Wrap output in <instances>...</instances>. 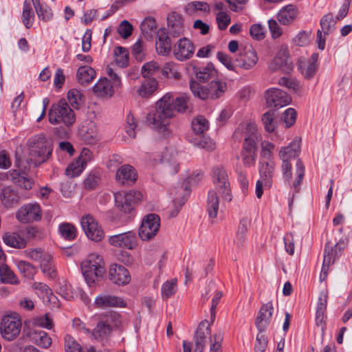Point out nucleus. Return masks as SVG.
Instances as JSON below:
<instances>
[{
  "label": "nucleus",
  "instance_id": "nucleus-43",
  "mask_svg": "<svg viewBox=\"0 0 352 352\" xmlns=\"http://www.w3.org/2000/svg\"><path fill=\"white\" fill-rule=\"evenodd\" d=\"M336 21L334 19L331 13H328L324 15L320 21L321 31L323 32L324 35H329L336 28Z\"/></svg>",
  "mask_w": 352,
  "mask_h": 352
},
{
  "label": "nucleus",
  "instance_id": "nucleus-49",
  "mask_svg": "<svg viewBox=\"0 0 352 352\" xmlns=\"http://www.w3.org/2000/svg\"><path fill=\"white\" fill-rule=\"evenodd\" d=\"M192 129L197 134H203L209 128L208 121L202 116H199L192 121Z\"/></svg>",
  "mask_w": 352,
  "mask_h": 352
},
{
  "label": "nucleus",
  "instance_id": "nucleus-25",
  "mask_svg": "<svg viewBox=\"0 0 352 352\" xmlns=\"http://www.w3.org/2000/svg\"><path fill=\"white\" fill-rule=\"evenodd\" d=\"M98 267H95L91 265H87L85 263H81V270L85 280L89 287H94L96 282L102 279L105 274V268H102V272H98Z\"/></svg>",
  "mask_w": 352,
  "mask_h": 352
},
{
  "label": "nucleus",
  "instance_id": "nucleus-56",
  "mask_svg": "<svg viewBox=\"0 0 352 352\" xmlns=\"http://www.w3.org/2000/svg\"><path fill=\"white\" fill-rule=\"evenodd\" d=\"M132 54L138 61H142L145 58L144 41L139 39L132 47Z\"/></svg>",
  "mask_w": 352,
  "mask_h": 352
},
{
  "label": "nucleus",
  "instance_id": "nucleus-7",
  "mask_svg": "<svg viewBox=\"0 0 352 352\" xmlns=\"http://www.w3.org/2000/svg\"><path fill=\"white\" fill-rule=\"evenodd\" d=\"M21 318L17 314L3 316L0 324L2 337L8 341L14 340L21 332Z\"/></svg>",
  "mask_w": 352,
  "mask_h": 352
},
{
  "label": "nucleus",
  "instance_id": "nucleus-31",
  "mask_svg": "<svg viewBox=\"0 0 352 352\" xmlns=\"http://www.w3.org/2000/svg\"><path fill=\"white\" fill-rule=\"evenodd\" d=\"M219 209V198L216 190H210L208 193L206 210L210 219L217 217Z\"/></svg>",
  "mask_w": 352,
  "mask_h": 352
},
{
  "label": "nucleus",
  "instance_id": "nucleus-17",
  "mask_svg": "<svg viewBox=\"0 0 352 352\" xmlns=\"http://www.w3.org/2000/svg\"><path fill=\"white\" fill-rule=\"evenodd\" d=\"M109 278L111 282L118 285H126L131 280L129 270L123 265L116 263L109 266Z\"/></svg>",
  "mask_w": 352,
  "mask_h": 352
},
{
  "label": "nucleus",
  "instance_id": "nucleus-52",
  "mask_svg": "<svg viewBox=\"0 0 352 352\" xmlns=\"http://www.w3.org/2000/svg\"><path fill=\"white\" fill-rule=\"evenodd\" d=\"M86 263V265L94 266L95 267H98V272L100 274L102 270V268H104V262L103 258L95 253L90 254L87 258L83 261Z\"/></svg>",
  "mask_w": 352,
  "mask_h": 352
},
{
  "label": "nucleus",
  "instance_id": "nucleus-27",
  "mask_svg": "<svg viewBox=\"0 0 352 352\" xmlns=\"http://www.w3.org/2000/svg\"><path fill=\"white\" fill-rule=\"evenodd\" d=\"M258 56L256 51L252 48H245L236 59L240 67L248 70L253 68L258 62Z\"/></svg>",
  "mask_w": 352,
  "mask_h": 352
},
{
  "label": "nucleus",
  "instance_id": "nucleus-41",
  "mask_svg": "<svg viewBox=\"0 0 352 352\" xmlns=\"http://www.w3.org/2000/svg\"><path fill=\"white\" fill-rule=\"evenodd\" d=\"M67 99L74 109H79L83 103V94L77 89H72L67 92Z\"/></svg>",
  "mask_w": 352,
  "mask_h": 352
},
{
  "label": "nucleus",
  "instance_id": "nucleus-14",
  "mask_svg": "<svg viewBox=\"0 0 352 352\" xmlns=\"http://www.w3.org/2000/svg\"><path fill=\"white\" fill-rule=\"evenodd\" d=\"M268 107L280 108L288 105L292 98L287 94L278 88H270L265 91V95Z\"/></svg>",
  "mask_w": 352,
  "mask_h": 352
},
{
  "label": "nucleus",
  "instance_id": "nucleus-13",
  "mask_svg": "<svg viewBox=\"0 0 352 352\" xmlns=\"http://www.w3.org/2000/svg\"><path fill=\"white\" fill-rule=\"evenodd\" d=\"M80 223L89 239L95 241H100L104 238V234L103 230L91 215L87 214L82 217Z\"/></svg>",
  "mask_w": 352,
  "mask_h": 352
},
{
  "label": "nucleus",
  "instance_id": "nucleus-58",
  "mask_svg": "<svg viewBox=\"0 0 352 352\" xmlns=\"http://www.w3.org/2000/svg\"><path fill=\"white\" fill-rule=\"evenodd\" d=\"M296 175L297 177L293 182V187L296 192L298 191V187L300 185L305 175V166L302 162L298 159L296 162Z\"/></svg>",
  "mask_w": 352,
  "mask_h": 352
},
{
  "label": "nucleus",
  "instance_id": "nucleus-60",
  "mask_svg": "<svg viewBox=\"0 0 352 352\" xmlns=\"http://www.w3.org/2000/svg\"><path fill=\"white\" fill-rule=\"evenodd\" d=\"M137 126L135 117L131 112L129 113L126 118V133L133 138L136 135L135 129Z\"/></svg>",
  "mask_w": 352,
  "mask_h": 352
},
{
  "label": "nucleus",
  "instance_id": "nucleus-32",
  "mask_svg": "<svg viewBox=\"0 0 352 352\" xmlns=\"http://www.w3.org/2000/svg\"><path fill=\"white\" fill-rule=\"evenodd\" d=\"M99 322L109 326L112 330L119 328L122 324L121 316L115 311H108L99 316Z\"/></svg>",
  "mask_w": 352,
  "mask_h": 352
},
{
  "label": "nucleus",
  "instance_id": "nucleus-8",
  "mask_svg": "<svg viewBox=\"0 0 352 352\" xmlns=\"http://www.w3.org/2000/svg\"><path fill=\"white\" fill-rule=\"evenodd\" d=\"M212 179L215 186L214 190L221 195L223 199L231 201L232 196L226 170L220 166L214 167L212 169Z\"/></svg>",
  "mask_w": 352,
  "mask_h": 352
},
{
  "label": "nucleus",
  "instance_id": "nucleus-55",
  "mask_svg": "<svg viewBox=\"0 0 352 352\" xmlns=\"http://www.w3.org/2000/svg\"><path fill=\"white\" fill-rule=\"evenodd\" d=\"M262 122L265 129L267 132H272L276 128V122L274 121V113L271 111L265 113L262 116Z\"/></svg>",
  "mask_w": 352,
  "mask_h": 352
},
{
  "label": "nucleus",
  "instance_id": "nucleus-3",
  "mask_svg": "<svg viewBox=\"0 0 352 352\" xmlns=\"http://www.w3.org/2000/svg\"><path fill=\"white\" fill-rule=\"evenodd\" d=\"M49 122L52 124H63L67 127L72 126L76 122L74 110L65 99L53 104L48 112Z\"/></svg>",
  "mask_w": 352,
  "mask_h": 352
},
{
  "label": "nucleus",
  "instance_id": "nucleus-48",
  "mask_svg": "<svg viewBox=\"0 0 352 352\" xmlns=\"http://www.w3.org/2000/svg\"><path fill=\"white\" fill-rule=\"evenodd\" d=\"M85 167V163L83 164V162L76 159L67 166L65 174L72 178L78 177L82 173Z\"/></svg>",
  "mask_w": 352,
  "mask_h": 352
},
{
  "label": "nucleus",
  "instance_id": "nucleus-18",
  "mask_svg": "<svg viewBox=\"0 0 352 352\" xmlns=\"http://www.w3.org/2000/svg\"><path fill=\"white\" fill-rule=\"evenodd\" d=\"M109 241L111 245L115 247L133 250L137 245V236L135 232L129 231L111 236Z\"/></svg>",
  "mask_w": 352,
  "mask_h": 352
},
{
  "label": "nucleus",
  "instance_id": "nucleus-62",
  "mask_svg": "<svg viewBox=\"0 0 352 352\" xmlns=\"http://www.w3.org/2000/svg\"><path fill=\"white\" fill-rule=\"evenodd\" d=\"M159 70L157 63L151 61L145 63L142 67V75L145 78H150Z\"/></svg>",
  "mask_w": 352,
  "mask_h": 352
},
{
  "label": "nucleus",
  "instance_id": "nucleus-61",
  "mask_svg": "<svg viewBox=\"0 0 352 352\" xmlns=\"http://www.w3.org/2000/svg\"><path fill=\"white\" fill-rule=\"evenodd\" d=\"M268 343L267 338L263 332L257 334L254 350L255 352H264Z\"/></svg>",
  "mask_w": 352,
  "mask_h": 352
},
{
  "label": "nucleus",
  "instance_id": "nucleus-59",
  "mask_svg": "<svg viewBox=\"0 0 352 352\" xmlns=\"http://www.w3.org/2000/svg\"><path fill=\"white\" fill-rule=\"evenodd\" d=\"M65 349L66 352H80L81 346L70 335L65 337Z\"/></svg>",
  "mask_w": 352,
  "mask_h": 352
},
{
  "label": "nucleus",
  "instance_id": "nucleus-53",
  "mask_svg": "<svg viewBox=\"0 0 352 352\" xmlns=\"http://www.w3.org/2000/svg\"><path fill=\"white\" fill-rule=\"evenodd\" d=\"M61 235L67 240H73L76 236V229L71 223H65L59 226Z\"/></svg>",
  "mask_w": 352,
  "mask_h": 352
},
{
  "label": "nucleus",
  "instance_id": "nucleus-21",
  "mask_svg": "<svg viewBox=\"0 0 352 352\" xmlns=\"http://www.w3.org/2000/svg\"><path fill=\"white\" fill-rule=\"evenodd\" d=\"M270 69L272 72L280 69L285 73H289L293 69V65L289 61L288 52L285 50H280L270 63Z\"/></svg>",
  "mask_w": 352,
  "mask_h": 352
},
{
  "label": "nucleus",
  "instance_id": "nucleus-9",
  "mask_svg": "<svg viewBox=\"0 0 352 352\" xmlns=\"http://www.w3.org/2000/svg\"><path fill=\"white\" fill-rule=\"evenodd\" d=\"M45 274H47L49 278L53 280L54 283L52 285V287L56 289V292L62 297L67 300H70V298H72V295L69 292L67 285H63L60 281L56 280L57 278V271L52 256L45 254Z\"/></svg>",
  "mask_w": 352,
  "mask_h": 352
},
{
  "label": "nucleus",
  "instance_id": "nucleus-64",
  "mask_svg": "<svg viewBox=\"0 0 352 352\" xmlns=\"http://www.w3.org/2000/svg\"><path fill=\"white\" fill-rule=\"evenodd\" d=\"M132 25L126 20L122 21L118 28V32L123 38L130 36L133 32Z\"/></svg>",
  "mask_w": 352,
  "mask_h": 352
},
{
  "label": "nucleus",
  "instance_id": "nucleus-51",
  "mask_svg": "<svg viewBox=\"0 0 352 352\" xmlns=\"http://www.w3.org/2000/svg\"><path fill=\"white\" fill-rule=\"evenodd\" d=\"M250 221L247 219H243L239 223L236 232L237 245H241L245 240V235L248 232Z\"/></svg>",
  "mask_w": 352,
  "mask_h": 352
},
{
  "label": "nucleus",
  "instance_id": "nucleus-63",
  "mask_svg": "<svg viewBox=\"0 0 352 352\" xmlns=\"http://www.w3.org/2000/svg\"><path fill=\"white\" fill-rule=\"evenodd\" d=\"M282 120L286 127L292 126L296 120V112L293 108L287 109L282 116Z\"/></svg>",
  "mask_w": 352,
  "mask_h": 352
},
{
  "label": "nucleus",
  "instance_id": "nucleus-30",
  "mask_svg": "<svg viewBox=\"0 0 352 352\" xmlns=\"http://www.w3.org/2000/svg\"><path fill=\"white\" fill-rule=\"evenodd\" d=\"M297 14V7L294 5L289 4L280 9L278 14V20L283 25H289L296 19Z\"/></svg>",
  "mask_w": 352,
  "mask_h": 352
},
{
  "label": "nucleus",
  "instance_id": "nucleus-35",
  "mask_svg": "<svg viewBox=\"0 0 352 352\" xmlns=\"http://www.w3.org/2000/svg\"><path fill=\"white\" fill-rule=\"evenodd\" d=\"M3 242L8 246L14 248H24L26 245L25 240L16 232H7L3 236Z\"/></svg>",
  "mask_w": 352,
  "mask_h": 352
},
{
  "label": "nucleus",
  "instance_id": "nucleus-44",
  "mask_svg": "<svg viewBox=\"0 0 352 352\" xmlns=\"http://www.w3.org/2000/svg\"><path fill=\"white\" fill-rule=\"evenodd\" d=\"M0 199L2 204L6 207H11L14 204L17 202V195L16 192L10 187H3Z\"/></svg>",
  "mask_w": 352,
  "mask_h": 352
},
{
  "label": "nucleus",
  "instance_id": "nucleus-4",
  "mask_svg": "<svg viewBox=\"0 0 352 352\" xmlns=\"http://www.w3.org/2000/svg\"><path fill=\"white\" fill-rule=\"evenodd\" d=\"M190 88L193 95L199 99L211 98L214 100L224 94L227 89V85L223 80H212L207 86H203L199 82L191 81Z\"/></svg>",
  "mask_w": 352,
  "mask_h": 352
},
{
  "label": "nucleus",
  "instance_id": "nucleus-2",
  "mask_svg": "<svg viewBox=\"0 0 352 352\" xmlns=\"http://www.w3.org/2000/svg\"><path fill=\"white\" fill-rule=\"evenodd\" d=\"M236 138H244L241 157L246 167L254 166L257 154L258 130L254 123H241L234 133Z\"/></svg>",
  "mask_w": 352,
  "mask_h": 352
},
{
  "label": "nucleus",
  "instance_id": "nucleus-46",
  "mask_svg": "<svg viewBox=\"0 0 352 352\" xmlns=\"http://www.w3.org/2000/svg\"><path fill=\"white\" fill-rule=\"evenodd\" d=\"M115 60L116 64L121 67H125L129 63V52L127 50L123 47H116L114 50Z\"/></svg>",
  "mask_w": 352,
  "mask_h": 352
},
{
  "label": "nucleus",
  "instance_id": "nucleus-16",
  "mask_svg": "<svg viewBox=\"0 0 352 352\" xmlns=\"http://www.w3.org/2000/svg\"><path fill=\"white\" fill-rule=\"evenodd\" d=\"M173 52L177 60H186L192 56L195 52V46L188 38L184 37L174 45Z\"/></svg>",
  "mask_w": 352,
  "mask_h": 352
},
{
  "label": "nucleus",
  "instance_id": "nucleus-11",
  "mask_svg": "<svg viewBox=\"0 0 352 352\" xmlns=\"http://www.w3.org/2000/svg\"><path fill=\"white\" fill-rule=\"evenodd\" d=\"M25 325L28 330V336L37 345L44 344V316H36L25 320Z\"/></svg>",
  "mask_w": 352,
  "mask_h": 352
},
{
  "label": "nucleus",
  "instance_id": "nucleus-33",
  "mask_svg": "<svg viewBox=\"0 0 352 352\" xmlns=\"http://www.w3.org/2000/svg\"><path fill=\"white\" fill-rule=\"evenodd\" d=\"M96 95L100 97L111 96L113 93V85L106 78H100L93 88Z\"/></svg>",
  "mask_w": 352,
  "mask_h": 352
},
{
  "label": "nucleus",
  "instance_id": "nucleus-20",
  "mask_svg": "<svg viewBox=\"0 0 352 352\" xmlns=\"http://www.w3.org/2000/svg\"><path fill=\"white\" fill-rule=\"evenodd\" d=\"M138 175L135 168L129 164L121 166L116 172V179L124 186H132L137 180Z\"/></svg>",
  "mask_w": 352,
  "mask_h": 352
},
{
  "label": "nucleus",
  "instance_id": "nucleus-5",
  "mask_svg": "<svg viewBox=\"0 0 352 352\" xmlns=\"http://www.w3.org/2000/svg\"><path fill=\"white\" fill-rule=\"evenodd\" d=\"M142 197L140 192L135 190L115 194L116 206L124 215L125 220L131 219L135 216L134 205L141 199Z\"/></svg>",
  "mask_w": 352,
  "mask_h": 352
},
{
  "label": "nucleus",
  "instance_id": "nucleus-50",
  "mask_svg": "<svg viewBox=\"0 0 352 352\" xmlns=\"http://www.w3.org/2000/svg\"><path fill=\"white\" fill-rule=\"evenodd\" d=\"M17 267L24 277L29 279H33L35 274L36 273V268L30 263L20 261L17 263Z\"/></svg>",
  "mask_w": 352,
  "mask_h": 352
},
{
  "label": "nucleus",
  "instance_id": "nucleus-39",
  "mask_svg": "<svg viewBox=\"0 0 352 352\" xmlns=\"http://www.w3.org/2000/svg\"><path fill=\"white\" fill-rule=\"evenodd\" d=\"M113 330L106 325L98 321L95 328L91 331V337L96 340H103L110 336Z\"/></svg>",
  "mask_w": 352,
  "mask_h": 352
},
{
  "label": "nucleus",
  "instance_id": "nucleus-37",
  "mask_svg": "<svg viewBox=\"0 0 352 352\" xmlns=\"http://www.w3.org/2000/svg\"><path fill=\"white\" fill-rule=\"evenodd\" d=\"M0 280L3 283L18 285L19 280L14 272L3 262L0 264Z\"/></svg>",
  "mask_w": 352,
  "mask_h": 352
},
{
  "label": "nucleus",
  "instance_id": "nucleus-6",
  "mask_svg": "<svg viewBox=\"0 0 352 352\" xmlns=\"http://www.w3.org/2000/svg\"><path fill=\"white\" fill-rule=\"evenodd\" d=\"M347 245L346 239H340L333 247L331 241H327L324 247V258L321 272L320 275V281H323L327 276L329 267L338 258Z\"/></svg>",
  "mask_w": 352,
  "mask_h": 352
},
{
  "label": "nucleus",
  "instance_id": "nucleus-36",
  "mask_svg": "<svg viewBox=\"0 0 352 352\" xmlns=\"http://www.w3.org/2000/svg\"><path fill=\"white\" fill-rule=\"evenodd\" d=\"M10 176L13 182L24 189H30L32 187L33 182L27 177L24 173H21L17 170H13L10 173Z\"/></svg>",
  "mask_w": 352,
  "mask_h": 352
},
{
  "label": "nucleus",
  "instance_id": "nucleus-19",
  "mask_svg": "<svg viewBox=\"0 0 352 352\" xmlns=\"http://www.w3.org/2000/svg\"><path fill=\"white\" fill-rule=\"evenodd\" d=\"M273 311L274 307L272 302H268L263 305L260 309L255 320V325L261 333L264 332L270 324Z\"/></svg>",
  "mask_w": 352,
  "mask_h": 352
},
{
  "label": "nucleus",
  "instance_id": "nucleus-38",
  "mask_svg": "<svg viewBox=\"0 0 352 352\" xmlns=\"http://www.w3.org/2000/svg\"><path fill=\"white\" fill-rule=\"evenodd\" d=\"M95 70L89 66L80 67L76 74L77 79L82 85L89 83L95 78Z\"/></svg>",
  "mask_w": 352,
  "mask_h": 352
},
{
  "label": "nucleus",
  "instance_id": "nucleus-28",
  "mask_svg": "<svg viewBox=\"0 0 352 352\" xmlns=\"http://www.w3.org/2000/svg\"><path fill=\"white\" fill-rule=\"evenodd\" d=\"M275 166L274 161L267 162L259 160V174L265 186H270L272 185Z\"/></svg>",
  "mask_w": 352,
  "mask_h": 352
},
{
  "label": "nucleus",
  "instance_id": "nucleus-40",
  "mask_svg": "<svg viewBox=\"0 0 352 352\" xmlns=\"http://www.w3.org/2000/svg\"><path fill=\"white\" fill-rule=\"evenodd\" d=\"M157 87V82L154 78H147L141 85L138 90L140 96L146 98L154 93Z\"/></svg>",
  "mask_w": 352,
  "mask_h": 352
},
{
  "label": "nucleus",
  "instance_id": "nucleus-57",
  "mask_svg": "<svg viewBox=\"0 0 352 352\" xmlns=\"http://www.w3.org/2000/svg\"><path fill=\"white\" fill-rule=\"evenodd\" d=\"M186 10L188 14H192L195 10L208 12L210 11V6L206 2L192 1L187 4Z\"/></svg>",
  "mask_w": 352,
  "mask_h": 352
},
{
  "label": "nucleus",
  "instance_id": "nucleus-29",
  "mask_svg": "<svg viewBox=\"0 0 352 352\" xmlns=\"http://www.w3.org/2000/svg\"><path fill=\"white\" fill-rule=\"evenodd\" d=\"M156 50L162 56H167L171 51V42L165 30H160L157 32Z\"/></svg>",
  "mask_w": 352,
  "mask_h": 352
},
{
  "label": "nucleus",
  "instance_id": "nucleus-12",
  "mask_svg": "<svg viewBox=\"0 0 352 352\" xmlns=\"http://www.w3.org/2000/svg\"><path fill=\"white\" fill-rule=\"evenodd\" d=\"M16 218L22 223L40 221L42 218L41 208L37 203L24 204L17 210Z\"/></svg>",
  "mask_w": 352,
  "mask_h": 352
},
{
  "label": "nucleus",
  "instance_id": "nucleus-24",
  "mask_svg": "<svg viewBox=\"0 0 352 352\" xmlns=\"http://www.w3.org/2000/svg\"><path fill=\"white\" fill-rule=\"evenodd\" d=\"M94 303L98 308L105 309L109 307H124L126 305L122 298L103 293L96 296Z\"/></svg>",
  "mask_w": 352,
  "mask_h": 352
},
{
  "label": "nucleus",
  "instance_id": "nucleus-23",
  "mask_svg": "<svg viewBox=\"0 0 352 352\" xmlns=\"http://www.w3.org/2000/svg\"><path fill=\"white\" fill-rule=\"evenodd\" d=\"M210 334V324L207 320L200 322L194 336L195 348L194 352H204L206 339Z\"/></svg>",
  "mask_w": 352,
  "mask_h": 352
},
{
  "label": "nucleus",
  "instance_id": "nucleus-45",
  "mask_svg": "<svg viewBox=\"0 0 352 352\" xmlns=\"http://www.w3.org/2000/svg\"><path fill=\"white\" fill-rule=\"evenodd\" d=\"M275 148V144L269 141H264L261 144L260 160L262 161H274L273 151Z\"/></svg>",
  "mask_w": 352,
  "mask_h": 352
},
{
  "label": "nucleus",
  "instance_id": "nucleus-22",
  "mask_svg": "<svg viewBox=\"0 0 352 352\" xmlns=\"http://www.w3.org/2000/svg\"><path fill=\"white\" fill-rule=\"evenodd\" d=\"M81 138L87 144H94L98 139L96 124L91 120H85L78 129Z\"/></svg>",
  "mask_w": 352,
  "mask_h": 352
},
{
  "label": "nucleus",
  "instance_id": "nucleus-15",
  "mask_svg": "<svg viewBox=\"0 0 352 352\" xmlns=\"http://www.w3.org/2000/svg\"><path fill=\"white\" fill-rule=\"evenodd\" d=\"M319 55L318 53L311 54L309 59L300 58L297 62L298 70L307 80L312 79L316 73Z\"/></svg>",
  "mask_w": 352,
  "mask_h": 352
},
{
  "label": "nucleus",
  "instance_id": "nucleus-1",
  "mask_svg": "<svg viewBox=\"0 0 352 352\" xmlns=\"http://www.w3.org/2000/svg\"><path fill=\"white\" fill-rule=\"evenodd\" d=\"M188 102L189 97L185 94L174 97L168 93L155 103V109L148 113L146 123L153 129L165 131L176 112H184L188 109Z\"/></svg>",
  "mask_w": 352,
  "mask_h": 352
},
{
  "label": "nucleus",
  "instance_id": "nucleus-34",
  "mask_svg": "<svg viewBox=\"0 0 352 352\" xmlns=\"http://www.w3.org/2000/svg\"><path fill=\"white\" fill-rule=\"evenodd\" d=\"M300 153L299 146L296 143H290L288 146L282 147L278 156L282 161L289 162L298 156Z\"/></svg>",
  "mask_w": 352,
  "mask_h": 352
},
{
  "label": "nucleus",
  "instance_id": "nucleus-10",
  "mask_svg": "<svg viewBox=\"0 0 352 352\" xmlns=\"http://www.w3.org/2000/svg\"><path fill=\"white\" fill-rule=\"evenodd\" d=\"M160 227V218L156 214H148L142 219L139 236L143 241H149L158 232Z\"/></svg>",
  "mask_w": 352,
  "mask_h": 352
},
{
  "label": "nucleus",
  "instance_id": "nucleus-54",
  "mask_svg": "<svg viewBox=\"0 0 352 352\" xmlns=\"http://www.w3.org/2000/svg\"><path fill=\"white\" fill-rule=\"evenodd\" d=\"M162 74L168 78L178 79L180 74L177 71L176 64L173 62L166 63L162 69Z\"/></svg>",
  "mask_w": 352,
  "mask_h": 352
},
{
  "label": "nucleus",
  "instance_id": "nucleus-42",
  "mask_svg": "<svg viewBox=\"0 0 352 352\" xmlns=\"http://www.w3.org/2000/svg\"><path fill=\"white\" fill-rule=\"evenodd\" d=\"M216 74L217 71L212 63H208L199 71L195 72L196 78L201 82H207L214 77Z\"/></svg>",
  "mask_w": 352,
  "mask_h": 352
},
{
  "label": "nucleus",
  "instance_id": "nucleus-47",
  "mask_svg": "<svg viewBox=\"0 0 352 352\" xmlns=\"http://www.w3.org/2000/svg\"><path fill=\"white\" fill-rule=\"evenodd\" d=\"M34 12L32 8L30 1L25 0L23 3L22 21L27 28H30L33 23Z\"/></svg>",
  "mask_w": 352,
  "mask_h": 352
},
{
  "label": "nucleus",
  "instance_id": "nucleus-26",
  "mask_svg": "<svg viewBox=\"0 0 352 352\" xmlns=\"http://www.w3.org/2000/svg\"><path fill=\"white\" fill-rule=\"evenodd\" d=\"M30 154L32 157H39L38 163L44 162V135L41 133L31 138L28 140Z\"/></svg>",
  "mask_w": 352,
  "mask_h": 352
}]
</instances>
